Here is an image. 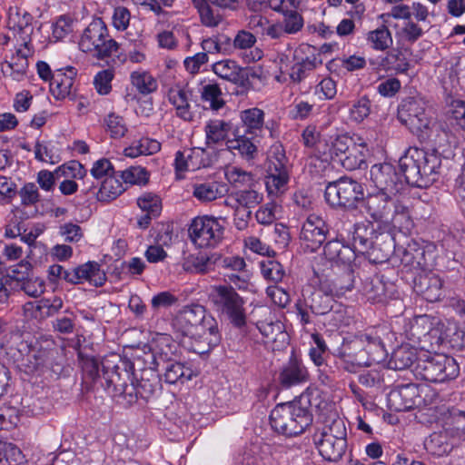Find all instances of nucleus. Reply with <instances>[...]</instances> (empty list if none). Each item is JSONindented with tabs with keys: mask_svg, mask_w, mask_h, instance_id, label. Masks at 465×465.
<instances>
[{
	"mask_svg": "<svg viewBox=\"0 0 465 465\" xmlns=\"http://www.w3.org/2000/svg\"><path fill=\"white\" fill-rule=\"evenodd\" d=\"M32 15L18 7H10L8 10L7 26L9 30L20 35L22 45L27 48L31 41L30 35L33 31L31 25Z\"/></svg>",
	"mask_w": 465,
	"mask_h": 465,
	"instance_id": "obj_22",
	"label": "nucleus"
},
{
	"mask_svg": "<svg viewBox=\"0 0 465 465\" xmlns=\"http://www.w3.org/2000/svg\"><path fill=\"white\" fill-rule=\"evenodd\" d=\"M434 396L436 394L428 386L408 383L391 391L389 403L395 411H406L431 403Z\"/></svg>",
	"mask_w": 465,
	"mask_h": 465,
	"instance_id": "obj_12",
	"label": "nucleus"
},
{
	"mask_svg": "<svg viewBox=\"0 0 465 465\" xmlns=\"http://www.w3.org/2000/svg\"><path fill=\"white\" fill-rule=\"evenodd\" d=\"M282 20L280 22L287 35H294L300 32L304 25L302 15L295 9H284Z\"/></svg>",
	"mask_w": 465,
	"mask_h": 465,
	"instance_id": "obj_55",
	"label": "nucleus"
},
{
	"mask_svg": "<svg viewBox=\"0 0 465 465\" xmlns=\"http://www.w3.org/2000/svg\"><path fill=\"white\" fill-rule=\"evenodd\" d=\"M76 71L74 67L59 69L54 73L50 91L56 99H64L70 94Z\"/></svg>",
	"mask_w": 465,
	"mask_h": 465,
	"instance_id": "obj_34",
	"label": "nucleus"
},
{
	"mask_svg": "<svg viewBox=\"0 0 465 465\" xmlns=\"http://www.w3.org/2000/svg\"><path fill=\"white\" fill-rule=\"evenodd\" d=\"M398 119L419 138H426V129L430 128L431 119L426 113L423 101L417 98H408L401 104Z\"/></svg>",
	"mask_w": 465,
	"mask_h": 465,
	"instance_id": "obj_13",
	"label": "nucleus"
},
{
	"mask_svg": "<svg viewBox=\"0 0 465 465\" xmlns=\"http://www.w3.org/2000/svg\"><path fill=\"white\" fill-rule=\"evenodd\" d=\"M216 252L207 254L204 252L190 253L183 258V268L191 273L206 274L215 268Z\"/></svg>",
	"mask_w": 465,
	"mask_h": 465,
	"instance_id": "obj_28",
	"label": "nucleus"
},
{
	"mask_svg": "<svg viewBox=\"0 0 465 465\" xmlns=\"http://www.w3.org/2000/svg\"><path fill=\"white\" fill-rule=\"evenodd\" d=\"M356 136H350L347 134H330L320 140L316 144V148L326 160L331 159L338 162L343 156L345 151L353 145Z\"/></svg>",
	"mask_w": 465,
	"mask_h": 465,
	"instance_id": "obj_19",
	"label": "nucleus"
},
{
	"mask_svg": "<svg viewBox=\"0 0 465 465\" xmlns=\"http://www.w3.org/2000/svg\"><path fill=\"white\" fill-rule=\"evenodd\" d=\"M413 371L421 380L441 383L456 379L460 365L453 357L446 354L423 353L418 357Z\"/></svg>",
	"mask_w": 465,
	"mask_h": 465,
	"instance_id": "obj_6",
	"label": "nucleus"
},
{
	"mask_svg": "<svg viewBox=\"0 0 465 465\" xmlns=\"http://www.w3.org/2000/svg\"><path fill=\"white\" fill-rule=\"evenodd\" d=\"M450 124L459 130L465 132V102L454 100L448 112Z\"/></svg>",
	"mask_w": 465,
	"mask_h": 465,
	"instance_id": "obj_61",
	"label": "nucleus"
},
{
	"mask_svg": "<svg viewBox=\"0 0 465 465\" xmlns=\"http://www.w3.org/2000/svg\"><path fill=\"white\" fill-rule=\"evenodd\" d=\"M189 165L192 171H195L201 168L208 167L213 163V156L211 153L200 147L187 149Z\"/></svg>",
	"mask_w": 465,
	"mask_h": 465,
	"instance_id": "obj_56",
	"label": "nucleus"
},
{
	"mask_svg": "<svg viewBox=\"0 0 465 465\" xmlns=\"http://www.w3.org/2000/svg\"><path fill=\"white\" fill-rule=\"evenodd\" d=\"M191 92L180 85H175L168 91V100L175 107L176 114L184 121H192L193 114L190 105Z\"/></svg>",
	"mask_w": 465,
	"mask_h": 465,
	"instance_id": "obj_35",
	"label": "nucleus"
},
{
	"mask_svg": "<svg viewBox=\"0 0 465 465\" xmlns=\"http://www.w3.org/2000/svg\"><path fill=\"white\" fill-rule=\"evenodd\" d=\"M370 64L379 69L395 71L399 74H405L410 69L409 61L400 50H392L385 55H380L375 59H371Z\"/></svg>",
	"mask_w": 465,
	"mask_h": 465,
	"instance_id": "obj_32",
	"label": "nucleus"
},
{
	"mask_svg": "<svg viewBox=\"0 0 465 465\" xmlns=\"http://www.w3.org/2000/svg\"><path fill=\"white\" fill-rule=\"evenodd\" d=\"M25 456L15 445L0 441V465H24Z\"/></svg>",
	"mask_w": 465,
	"mask_h": 465,
	"instance_id": "obj_53",
	"label": "nucleus"
},
{
	"mask_svg": "<svg viewBox=\"0 0 465 465\" xmlns=\"http://www.w3.org/2000/svg\"><path fill=\"white\" fill-rule=\"evenodd\" d=\"M161 150V143L149 137H142L134 141L129 147L124 150L127 157L135 158L139 155H150L158 153Z\"/></svg>",
	"mask_w": 465,
	"mask_h": 465,
	"instance_id": "obj_44",
	"label": "nucleus"
},
{
	"mask_svg": "<svg viewBox=\"0 0 465 465\" xmlns=\"http://www.w3.org/2000/svg\"><path fill=\"white\" fill-rule=\"evenodd\" d=\"M79 47L83 52L93 53L98 59L110 57L117 53L118 43L110 37L105 24L95 19L84 29Z\"/></svg>",
	"mask_w": 465,
	"mask_h": 465,
	"instance_id": "obj_8",
	"label": "nucleus"
},
{
	"mask_svg": "<svg viewBox=\"0 0 465 465\" xmlns=\"http://www.w3.org/2000/svg\"><path fill=\"white\" fill-rule=\"evenodd\" d=\"M324 197L332 207L354 209L363 199V187L357 181L343 176L326 185Z\"/></svg>",
	"mask_w": 465,
	"mask_h": 465,
	"instance_id": "obj_11",
	"label": "nucleus"
},
{
	"mask_svg": "<svg viewBox=\"0 0 465 465\" xmlns=\"http://www.w3.org/2000/svg\"><path fill=\"white\" fill-rule=\"evenodd\" d=\"M270 420L275 431L292 437L302 433L312 424V416L299 402H287L272 411Z\"/></svg>",
	"mask_w": 465,
	"mask_h": 465,
	"instance_id": "obj_5",
	"label": "nucleus"
},
{
	"mask_svg": "<svg viewBox=\"0 0 465 465\" xmlns=\"http://www.w3.org/2000/svg\"><path fill=\"white\" fill-rule=\"evenodd\" d=\"M362 293L373 302H383L386 298L385 284L379 277L368 278L362 283Z\"/></svg>",
	"mask_w": 465,
	"mask_h": 465,
	"instance_id": "obj_50",
	"label": "nucleus"
},
{
	"mask_svg": "<svg viewBox=\"0 0 465 465\" xmlns=\"http://www.w3.org/2000/svg\"><path fill=\"white\" fill-rule=\"evenodd\" d=\"M329 227L325 221L317 214H310L303 223L300 242L302 248L308 252H316L325 242Z\"/></svg>",
	"mask_w": 465,
	"mask_h": 465,
	"instance_id": "obj_16",
	"label": "nucleus"
},
{
	"mask_svg": "<svg viewBox=\"0 0 465 465\" xmlns=\"http://www.w3.org/2000/svg\"><path fill=\"white\" fill-rule=\"evenodd\" d=\"M366 39L371 48L378 51L387 50L393 44L391 33L384 25L369 32Z\"/></svg>",
	"mask_w": 465,
	"mask_h": 465,
	"instance_id": "obj_48",
	"label": "nucleus"
},
{
	"mask_svg": "<svg viewBox=\"0 0 465 465\" xmlns=\"http://www.w3.org/2000/svg\"><path fill=\"white\" fill-rule=\"evenodd\" d=\"M213 71L219 77L239 86H245L249 79L243 68L232 60H223L214 63Z\"/></svg>",
	"mask_w": 465,
	"mask_h": 465,
	"instance_id": "obj_33",
	"label": "nucleus"
},
{
	"mask_svg": "<svg viewBox=\"0 0 465 465\" xmlns=\"http://www.w3.org/2000/svg\"><path fill=\"white\" fill-rule=\"evenodd\" d=\"M322 64L320 54H312L311 56L301 58L289 67L288 75L294 84L301 83L309 71H312Z\"/></svg>",
	"mask_w": 465,
	"mask_h": 465,
	"instance_id": "obj_40",
	"label": "nucleus"
},
{
	"mask_svg": "<svg viewBox=\"0 0 465 465\" xmlns=\"http://www.w3.org/2000/svg\"><path fill=\"white\" fill-rule=\"evenodd\" d=\"M387 333V327L378 326L368 328L356 336L354 344L361 347L358 353V363L371 366L380 363L387 358V351L382 336Z\"/></svg>",
	"mask_w": 465,
	"mask_h": 465,
	"instance_id": "obj_10",
	"label": "nucleus"
},
{
	"mask_svg": "<svg viewBox=\"0 0 465 465\" xmlns=\"http://www.w3.org/2000/svg\"><path fill=\"white\" fill-rule=\"evenodd\" d=\"M368 230L365 227H357L353 232L352 236V250H355V254L369 253L373 249V242L368 237Z\"/></svg>",
	"mask_w": 465,
	"mask_h": 465,
	"instance_id": "obj_59",
	"label": "nucleus"
},
{
	"mask_svg": "<svg viewBox=\"0 0 465 465\" xmlns=\"http://www.w3.org/2000/svg\"><path fill=\"white\" fill-rule=\"evenodd\" d=\"M124 190L123 183L114 175L102 181L96 197L98 201L110 202L121 195Z\"/></svg>",
	"mask_w": 465,
	"mask_h": 465,
	"instance_id": "obj_47",
	"label": "nucleus"
},
{
	"mask_svg": "<svg viewBox=\"0 0 465 465\" xmlns=\"http://www.w3.org/2000/svg\"><path fill=\"white\" fill-rule=\"evenodd\" d=\"M101 365L106 389L114 395L132 379L133 373L130 372L132 363L123 360L118 354H111L104 358Z\"/></svg>",
	"mask_w": 465,
	"mask_h": 465,
	"instance_id": "obj_14",
	"label": "nucleus"
},
{
	"mask_svg": "<svg viewBox=\"0 0 465 465\" xmlns=\"http://www.w3.org/2000/svg\"><path fill=\"white\" fill-rule=\"evenodd\" d=\"M384 225H391L404 234L410 233L413 228V221L409 207L400 202L393 203L388 223Z\"/></svg>",
	"mask_w": 465,
	"mask_h": 465,
	"instance_id": "obj_38",
	"label": "nucleus"
},
{
	"mask_svg": "<svg viewBox=\"0 0 465 465\" xmlns=\"http://www.w3.org/2000/svg\"><path fill=\"white\" fill-rule=\"evenodd\" d=\"M160 367L164 371L165 381L170 384H174L183 380H191L193 375V371L190 368L185 367L183 363L176 360L166 362Z\"/></svg>",
	"mask_w": 465,
	"mask_h": 465,
	"instance_id": "obj_46",
	"label": "nucleus"
},
{
	"mask_svg": "<svg viewBox=\"0 0 465 465\" xmlns=\"http://www.w3.org/2000/svg\"><path fill=\"white\" fill-rule=\"evenodd\" d=\"M30 55V50L18 49L16 54L11 58V61H5L2 64L1 70L4 75L10 76L13 80L21 81L28 67L27 57Z\"/></svg>",
	"mask_w": 465,
	"mask_h": 465,
	"instance_id": "obj_36",
	"label": "nucleus"
},
{
	"mask_svg": "<svg viewBox=\"0 0 465 465\" xmlns=\"http://www.w3.org/2000/svg\"><path fill=\"white\" fill-rule=\"evenodd\" d=\"M353 275L351 272H345L330 282L322 283L333 296L344 295L353 288Z\"/></svg>",
	"mask_w": 465,
	"mask_h": 465,
	"instance_id": "obj_51",
	"label": "nucleus"
},
{
	"mask_svg": "<svg viewBox=\"0 0 465 465\" xmlns=\"http://www.w3.org/2000/svg\"><path fill=\"white\" fill-rule=\"evenodd\" d=\"M235 288L229 283L213 286L209 298L219 315L225 318L233 327L242 329L247 322L245 301Z\"/></svg>",
	"mask_w": 465,
	"mask_h": 465,
	"instance_id": "obj_4",
	"label": "nucleus"
},
{
	"mask_svg": "<svg viewBox=\"0 0 465 465\" xmlns=\"http://www.w3.org/2000/svg\"><path fill=\"white\" fill-rule=\"evenodd\" d=\"M133 85L143 94H148L154 92L158 84L157 81L147 72L135 71L131 74Z\"/></svg>",
	"mask_w": 465,
	"mask_h": 465,
	"instance_id": "obj_54",
	"label": "nucleus"
},
{
	"mask_svg": "<svg viewBox=\"0 0 465 465\" xmlns=\"http://www.w3.org/2000/svg\"><path fill=\"white\" fill-rule=\"evenodd\" d=\"M315 435L347 440L345 423L341 419L335 418L329 424L325 425L320 433H315Z\"/></svg>",
	"mask_w": 465,
	"mask_h": 465,
	"instance_id": "obj_63",
	"label": "nucleus"
},
{
	"mask_svg": "<svg viewBox=\"0 0 465 465\" xmlns=\"http://www.w3.org/2000/svg\"><path fill=\"white\" fill-rule=\"evenodd\" d=\"M121 178L125 183L145 184L149 180V173L142 166H131L121 172Z\"/></svg>",
	"mask_w": 465,
	"mask_h": 465,
	"instance_id": "obj_62",
	"label": "nucleus"
},
{
	"mask_svg": "<svg viewBox=\"0 0 465 465\" xmlns=\"http://www.w3.org/2000/svg\"><path fill=\"white\" fill-rule=\"evenodd\" d=\"M417 359L415 349L408 344L401 345L393 351L389 365L395 370H404L411 367Z\"/></svg>",
	"mask_w": 465,
	"mask_h": 465,
	"instance_id": "obj_45",
	"label": "nucleus"
},
{
	"mask_svg": "<svg viewBox=\"0 0 465 465\" xmlns=\"http://www.w3.org/2000/svg\"><path fill=\"white\" fill-rule=\"evenodd\" d=\"M291 165L282 143L272 144L266 163L265 186L270 195H279L287 189Z\"/></svg>",
	"mask_w": 465,
	"mask_h": 465,
	"instance_id": "obj_7",
	"label": "nucleus"
},
{
	"mask_svg": "<svg viewBox=\"0 0 465 465\" xmlns=\"http://www.w3.org/2000/svg\"><path fill=\"white\" fill-rule=\"evenodd\" d=\"M224 224L211 215L193 218L188 228L191 242L200 249L217 247L224 238Z\"/></svg>",
	"mask_w": 465,
	"mask_h": 465,
	"instance_id": "obj_9",
	"label": "nucleus"
},
{
	"mask_svg": "<svg viewBox=\"0 0 465 465\" xmlns=\"http://www.w3.org/2000/svg\"><path fill=\"white\" fill-rule=\"evenodd\" d=\"M399 167L408 184L426 188L436 181L440 159L435 153L411 147L400 158Z\"/></svg>",
	"mask_w": 465,
	"mask_h": 465,
	"instance_id": "obj_3",
	"label": "nucleus"
},
{
	"mask_svg": "<svg viewBox=\"0 0 465 465\" xmlns=\"http://www.w3.org/2000/svg\"><path fill=\"white\" fill-rule=\"evenodd\" d=\"M177 355V345L169 335L163 334L158 338L153 351V361L156 368L166 362L175 360Z\"/></svg>",
	"mask_w": 465,
	"mask_h": 465,
	"instance_id": "obj_41",
	"label": "nucleus"
},
{
	"mask_svg": "<svg viewBox=\"0 0 465 465\" xmlns=\"http://www.w3.org/2000/svg\"><path fill=\"white\" fill-rule=\"evenodd\" d=\"M370 179L379 193L388 195H396L404 187V183L398 176L396 170L391 163H383L371 166Z\"/></svg>",
	"mask_w": 465,
	"mask_h": 465,
	"instance_id": "obj_17",
	"label": "nucleus"
},
{
	"mask_svg": "<svg viewBox=\"0 0 465 465\" xmlns=\"http://www.w3.org/2000/svg\"><path fill=\"white\" fill-rule=\"evenodd\" d=\"M35 157L40 162L51 164L57 163L61 160L54 146L50 142L36 141L35 144Z\"/></svg>",
	"mask_w": 465,
	"mask_h": 465,
	"instance_id": "obj_58",
	"label": "nucleus"
},
{
	"mask_svg": "<svg viewBox=\"0 0 465 465\" xmlns=\"http://www.w3.org/2000/svg\"><path fill=\"white\" fill-rule=\"evenodd\" d=\"M314 443L322 457L328 461H338L347 450V440L314 435Z\"/></svg>",
	"mask_w": 465,
	"mask_h": 465,
	"instance_id": "obj_26",
	"label": "nucleus"
},
{
	"mask_svg": "<svg viewBox=\"0 0 465 465\" xmlns=\"http://www.w3.org/2000/svg\"><path fill=\"white\" fill-rule=\"evenodd\" d=\"M262 193L252 187L242 190H237L231 193H227L223 201V204L227 207H239L252 211L257 205L262 202Z\"/></svg>",
	"mask_w": 465,
	"mask_h": 465,
	"instance_id": "obj_27",
	"label": "nucleus"
},
{
	"mask_svg": "<svg viewBox=\"0 0 465 465\" xmlns=\"http://www.w3.org/2000/svg\"><path fill=\"white\" fill-rule=\"evenodd\" d=\"M239 117L241 125L234 130V138L227 140L226 145L233 154L252 162L258 155L261 138L264 137L266 133L271 138H276L279 124L274 120L265 122V113L258 107L241 111Z\"/></svg>",
	"mask_w": 465,
	"mask_h": 465,
	"instance_id": "obj_1",
	"label": "nucleus"
},
{
	"mask_svg": "<svg viewBox=\"0 0 465 465\" xmlns=\"http://www.w3.org/2000/svg\"><path fill=\"white\" fill-rule=\"evenodd\" d=\"M371 111V103L367 96H361L354 101L350 108V119L355 123H361Z\"/></svg>",
	"mask_w": 465,
	"mask_h": 465,
	"instance_id": "obj_60",
	"label": "nucleus"
},
{
	"mask_svg": "<svg viewBox=\"0 0 465 465\" xmlns=\"http://www.w3.org/2000/svg\"><path fill=\"white\" fill-rule=\"evenodd\" d=\"M133 376L138 386V394L141 399L149 400L161 387L158 374L152 368L143 370L139 378L135 372H133Z\"/></svg>",
	"mask_w": 465,
	"mask_h": 465,
	"instance_id": "obj_39",
	"label": "nucleus"
},
{
	"mask_svg": "<svg viewBox=\"0 0 465 465\" xmlns=\"http://www.w3.org/2000/svg\"><path fill=\"white\" fill-rule=\"evenodd\" d=\"M172 326L182 336L203 338L210 347L217 346L222 340L217 321L199 304L184 307L174 317Z\"/></svg>",
	"mask_w": 465,
	"mask_h": 465,
	"instance_id": "obj_2",
	"label": "nucleus"
},
{
	"mask_svg": "<svg viewBox=\"0 0 465 465\" xmlns=\"http://www.w3.org/2000/svg\"><path fill=\"white\" fill-rule=\"evenodd\" d=\"M201 98L204 103L209 104L211 109L215 111L223 108L225 104L222 90L215 83L207 84L202 87Z\"/></svg>",
	"mask_w": 465,
	"mask_h": 465,
	"instance_id": "obj_52",
	"label": "nucleus"
},
{
	"mask_svg": "<svg viewBox=\"0 0 465 465\" xmlns=\"http://www.w3.org/2000/svg\"><path fill=\"white\" fill-rule=\"evenodd\" d=\"M139 208L146 213L158 216L162 210L161 200L153 193H144L137 199Z\"/></svg>",
	"mask_w": 465,
	"mask_h": 465,
	"instance_id": "obj_64",
	"label": "nucleus"
},
{
	"mask_svg": "<svg viewBox=\"0 0 465 465\" xmlns=\"http://www.w3.org/2000/svg\"><path fill=\"white\" fill-rule=\"evenodd\" d=\"M401 263L404 266L412 268L421 267L425 264L424 250L417 242H410L407 247L402 250Z\"/></svg>",
	"mask_w": 465,
	"mask_h": 465,
	"instance_id": "obj_49",
	"label": "nucleus"
},
{
	"mask_svg": "<svg viewBox=\"0 0 465 465\" xmlns=\"http://www.w3.org/2000/svg\"><path fill=\"white\" fill-rule=\"evenodd\" d=\"M426 138H419L421 141H429L439 149L455 147L458 144L457 136L442 124L432 123L426 129Z\"/></svg>",
	"mask_w": 465,
	"mask_h": 465,
	"instance_id": "obj_31",
	"label": "nucleus"
},
{
	"mask_svg": "<svg viewBox=\"0 0 465 465\" xmlns=\"http://www.w3.org/2000/svg\"><path fill=\"white\" fill-rule=\"evenodd\" d=\"M442 281L431 272L421 273L414 281V291L426 301L435 302L442 295Z\"/></svg>",
	"mask_w": 465,
	"mask_h": 465,
	"instance_id": "obj_23",
	"label": "nucleus"
},
{
	"mask_svg": "<svg viewBox=\"0 0 465 465\" xmlns=\"http://www.w3.org/2000/svg\"><path fill=\"white\" fill-rule=\"evenodd\" d=\"M86 169L77 161H69L54 172L41 170L37 173V183L39 186L46 191L51 192L54 189L55 180L64 178H84L86 175Z\"/></svg>",
	"mask_w": 465,
	"mask_h": 465,
	"instance_id": "obj_18",
	"label": "nucleus"
},
{
	"mask_svg": "<svg viewBox=\"0 0 465 465\" xmlns=\"http://www.w3.org/2000/svg\"><path fill=\"white\" fill-rule=\"evenodd\" d=\"M215 266L223 270L224 281L239 290H247L251 273L244 259L239 255H222L216 252Z\"/></svg>",
	"mask_w": 465,
	"mask_h": 465,
	"instance_id": "obj_15",
	"label": "nucleus"
},
{
	"mask_svg": "<svg viewBox=\"0 0 465 465\" xmlns=\"http://www.w3.org/2000/svg\"><path fill=\"white\" fill-rule=\"evenodd\" d=\"M232 130V123L223 119L209 120L205 126V137L207 144H218L225 141Z\"/></svg>",
	"mask_w": 465,
	"mask_h": 465,
	"instance_id": "obj_42",
	"label": "nucleus"
},
{
	"mask_svg": "<svg viewBox=\"0 0 465 465\" xmlns=\"http://www.w3.org/2000/svg\"><path fill=\"white\" fill-rule=\"evenodd\" d=\"M312 50L314 51V48L309 45H302L298 48H294L292 44H287L285 49L277 54L276 62L280 72L287 73L289 67L300 59V54L310 53Z\"/></svg>",
	"mask_w": 465,
	"mask_h": 465,
	"instance_id": "obj_43",
	"label": "nucleus"
},
{
	"mask_svg": "<svg viewBox=\"0 0 465 465\" xmlns=\"http://www.w3.org/2000/svg\"><path fill=\"white\" fill-rule=\"evenodd\" d=\"M309 372L304 364L295 357H291L289 361L283 365L279 374V381L284 388L298 385L307 381Z\"/></svg>",
	"mask_w": 465,
	"mask_h": 465,
	"instance_id": "obj_24",
	"label": "nucleus"
},
{
	"mask_svg": "<svg viewBox=\"0 0 465 465\" xmlns=\"http://www.w3.org/2000/svg\"><path fill=\"white\" fill-rule=\"evenodd\" d=\"M70 283L78 284L88 281L95 286H102L106 281V275L96 262H88L73 270L69 274Z\"/></svg>",
	"mask_w": 465,
	"mask_h": 465,
	"instance_id": "obj_25",
	"label": "nucleus"
},
{
	"mask_svg": "<svg viewBox=\"0 0 465 465\" xmlns=\"http://www.w3.org/2000/svg\"><path fill=\"white\" fill-rule=\"evenodd\" d=\"M228 185L213 178L198 180L192 183V194L200 203H206L227 195Z\"/></svg>",
	"mask_w": 465,
	"mask_h": 465,
	"instance_id": "obj_21",
	"label": "nucleus"
},
{
	"mask_svg": "<svg viewBox=\"0 0 465 465\" xmlns=\"http://www.w3.org/2000/svg\"><path fill=\"white\" fill-rule=\"evenodd\" d=\"M324 256L337 265L350 264L355 259V250L338 240L328 242L323 249Z\"/></svg>",
	"mask_w": 465,
	"mask_h": 465,
	"instance_id": "obj_37",
	"label": "nucleus"
},
{
	"mask_svg": "<svg viewBox=\"0 0 465 465\" xmlns=\"http://www.w3.org/2000/svg\"><path fill=\"white\" fill-rule=\"evenodd\" d=\"M393 195H388L383 193H371L366 197L363 196V207L365 213L376 223L381 224L388 223L390 212L392 208L391 198Z\"/></svg>",
	"mask_w": 465,
	"mask_h": 465,
	"instance_id": "obj_20",
	"label": "nucleus"
},
{
	"mask_svg": "<svg viewBox=\"0 0 465 465\" xmlns=\"http://www.w3.org/2000/svg\"><path fill=\"white\" fill-rule=\"evenodd\" d=\"M366 142L361 137L356 136L353 145L345 151V153L338 162L349 171L361 169L366 165Z\"/></svg>",
	"mask_w": 465,
	"mask_h": 465,
	"instance_id": "obj_30",
	"label": "nucleus"
},
{
	"mask_svg": "<svg viewBox=\"0 0 465 465\" xmlns=\"http://www.w3.org/2000/svg\"><path fill=\"white\" fill-rule=\"evenodd\" d=\"M260 266L262 276L272 282L278 283L282 282L285 275L282 265L275 260L267 259L262 261Z\"/></svg>",
	"mask_w": 465,
	"mask_h": 465,
	"instance_id": "obj_57",
	"label": "nucleus"
},
{
	"mask_svg": "<svg viewBox=\"0 0 465 465\" xmlns=\"http://www.w3.org/2000/svg\"><path fill=\"white\" fill-rule=\"evenodd\" d=\"M333 302V295L322 284L319 290L313 291L311 295L304 298V306L314 315H325L332 310Z\"/></svg>",
	"mask_w": 465,
	"mask_h": 465,
	"instance_id": "obj_29",
	"label": "nucleus"
}]
</instances>
